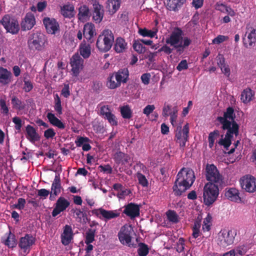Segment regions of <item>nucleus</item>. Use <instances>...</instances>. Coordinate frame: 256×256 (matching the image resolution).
<instances>
[{
	"mask_svg": "<svg viewBox=\"0 0 256 256\" xmlns=\"http://www.w3.org/2000/svg\"><path fill=\"white\" fill-rule=\"evenodd\" d=\"M195 176L192 170H186L182 168L176 176V178L173 186V192L176 196H180L188 189L194 181Z\"/></svg>",
	"mask_w": 256,
	"mask_h": 256,
	"instance_id": "1",
	"label": "nucleus"
},
{
	"mask_svg": "<svg viewBox=\"0 0 256 256\" xmlns=\"http://www.w3.org/2000/svg\"><path fill=\"white\" fill-rule=\"evenodd\" d=\"M183 34L182 30L180 28L176 27L172 32L169 37L166 40V42L168 44L172 46L176 52L180 54L182 53L184 48L188 47L192 42V40L188 37H184L183 39V44L182 42L179 44Z\"/></svg>",
	"mask_w": 256,
	"mask_h": 256,
	"instance_id": "2",
	"label": "nucleus"
},
{
	"mask_svg": "<svg viewBox=\"0 0 256 256\" xmlns=\"http://www.w3.org/2000/svg\"><path fill=\"white\" fill-rule=\"evenodd\" d=\"M114 42V36L110 30H105L98 38L96 46L102 52H107L112 48Z\"/></svg>",
	"mask_w": 256,
	"mask_h": 256,
	"instance_id": "3",
	"label": "nucleus"
},
{
	"mask_svg": "<svg viewBox=\"0 0 256 256\" xmlns=\"http://www.w3.org/2000/svg\"><path fill=\"white\" fill-rule=\"evenodd\" d=\"M220 186L212 182H208L205 184L203 198L204 202L206 206H210L216 200L219 194L218 186Z\"/></svg>",
	"mask_w": 256,
	"mask_h": 256,
	"instance_id": "4",
	"label": "nucleus"
},
{
	"mask_svg": "<svg viewBox=\"0 0 256 256\" xmlns=\"http://www.w3.org/2000/svg\"><path fill=\"white\" fill-rule=\"evenodd\" d=\"M46 41L45 36L42 32H36L30 35L28 44V48L32 50H41Z\"/></svg>",
	"mask_w": 256,
	"mask_h": 256,
	"instance_id": "5",
	"label": "nucleus"
},
{
	"mask_svg": "<svg viewBox=\"0 0 256 256\" xmlns=\"http://www.w3.org/2000/svg\"><path fill=\"white\" fill-rule=\"evenodd\" d=\"M236 234L234 230H222L218 234L217 243L222 248H226L234 243Z\"/></svg>",
	"mask_w": 256,
	"mask_h": 256,
	"instance_id": "6",
	"label": "nucleus"
},
{
	"mask_svg": "<svg viewBox=\"0 0 256 256\" xmlns=\"http://www.w3.org/2000/svg\"><path fill=\"white\" fill-rule=\"evenodd\" d=\"M7 32L12 34H16L20 30L18 21L10 14H5L0 21Z\"/></svg>",
	"mask_w": 256,
	"mask_h": 256,
	"instance_id": "7",
	"label": "nucleus"
},
{
	"mask_svg": "<svg viewBox=\"0 0 256 256\" xmlns=\"http://www.w3.org/2000/svg\"><path fill=\"white\" fill-rule=\"evenodd\" d=\"M206 176L208 182L217 185H222L223 182L222 176L220 174L216 167L213 164H207L206 167Z\"/></svg>",
	"mask_w": 256,
	"mask_h": 256,
	"instance_id": "8",
	"label": "nucleus"
},
{
	"mask_svg": "<svg viewBox=\"0 0 256 256\" xmlns=\"http://www.w3.org/2000/svg\"><path fill=\"white\" fill-rule=\"evenodd\" d=\"M189 134L188 124H186L182 129L181 126H177L175 130L174 140L178 143L180 148L186 146V143L188 140Z\"/></svg>",
	"mask_w": 256,
	"mask_h": 256,
	"instance_id": "9",
	"label": "nucleus"
},
{
	"mask_svg": "<svg viewBox=\"0 0 256 256\" xmlns=\"http://www.w3.org/2000/svg\"><path fill=\"white\" fill-rule=\"evenodd\" d=\"M132 228L126 224L123 226L118 233V237L120 242L128 246H133L132 244Z\"/></svg>",
	"mask_w": 256,
	"mask_h": 256,
	"instance_id": "10",
	"label": "nucleus"
},
{
	"mask_svg": "<svg viewBox=\"0 0 256 256\" xmlns=\"http://www.w3.org/2000/svg\"><path fill=\"white\" fill-rule=\"evenodd\" d=\"M244 46L250 48L254 46L256 42V29L248 25L246 27V32L244 36L242 38Z\"/></svg>",
	"mask_w": 256,
	"mask_h": 256,
	"instance_id": "11",
	"label": "nucleus"
},
{
	"mask_svg": "<svg viewBox=\"0 0 256 256\" xmlns=\"http://www.w3.org/2000/svg\"><path fill=\"white\" fill-rule=\"evenodd\" d=\"M36 242V238L30 234H26L20 238L18 245L22 250L26 254L29 253L31 248Z\"/></svg>",
	"mask_w": 256,
	"mask_h": 256,
	"instance_id": "12",
	"label": "nucleus"
},
{
	"mask_svg": "<svg viewBox=\"0 0 256 256\" xmlns=\"http://www.w3.org/2000/svg\"><path fill=\"white\" fill-rule=\"evenodd\" d=\"M42 22L48 34H55L58 32H60V24L54 18L44 17Z\"/></svg>",
	"mask_w": 256,
	"mask_h": 256,
	"instance_id": "13",
	"label": "nucleus"
},
{
	"mask_svg": "<svg viewBox=\"0 0 256 256\" xmlns=\"http://www.w3.org/2000/svg\"><path fill=\"white\" fill-rule=\"evenodd\" d=\"M240 183L242 188L246 192H254L256 191V178L254 176H244L240 179Z\"/></svg>",
	"mask_w": 256,
	"mask_h": 256,
	"instance_id": "14",
	"label": "nucleus"
},
{
	"mask_svg": "<svg viewBox=\"0 0 256 256\" xmlns=\"http://www.w3.org/2000/svg\"><path fill=\"white\" fill-rule=\"evenodd\" d=\"M84 60L78 53L72 56L70 60V64L72 67V72L73 75L77 76L81 70L83 68Z\"/></svg>",
	"mask_w": 256,
	"mask_h": 256,
	"instance_id": "15",
	"label": "nucleus"
},
{
	"mask_svg": "<svg viewBox=\"0 0 256 256\" xmlns=\"http://www.w3.org/2000/svg\"><path fill=\"white\" fill-rule=\"evenodd\" d=\"M222 124V130H227L225 135L226 137H228L232 139L234 134L236 136L238 135L239 126L236 121L232 122V123H229V124Z\"/></svg>",
	"mask_w": 256,
	"mask_h": 256,
	"instance_id": "16",
	"label": "nucleus"
},
{
	"mask_svg": "<svg viewBox=\"0 0 256 256\" xmlns=\"http://www.w3.org/2000/svg\"><path fill=\"white\" fill-rule=\"evenodd\" d=\"M123 212L131 219H133L140 216V206L137 204L130 202L125 206Z\"/></svg>",
	"mask_w": 256,
	"mask_h": 256,
	"instance_id": "17",
	"label": "nucleus"
},
{
	"mask_svg": "<svg viewBox=\"0 0 256 256\" xmlns=\"http://www.w3.org/2000/svg\"><path fill=\"white\" fill-rule=\"evenodd\" d=\"M70 202L64 197L59 198L56 204V206L54 208L52 214L53 217H56L61 212L65 210L70 206Z\"/></svg>",
	"mask_w": 256,
	"mask_h": 256,
	"instance_id": "18",
	"label": "nucleus"
},
{
	"mask_svg": "<svg viewBox=\"0 0 256 256\" xmlns=\"http://www.w3.org/2000/svg\"><path fill=\"white\" fill-rule=\"evenodd\" d=\"M74 234L72 226L66 224L64 227L62 233L60 235L61 242L65 246L68 245L72 240Z\"/></svg>",
	"mask_w": 256,
	"mask_h": 256,
	"instance_id": "19",
	"label": "nucleus"
},
{
	"mask_svg": "<svg viewBox=\"0 0 256 256\" xmlns=\"http://www.w3.org/2000/svg\"><path fill=\"white\" fill-rule=\"evenodd\" d=\"M96 34V28L94 25L91 22L86 23L83 28L84 37L90 43L94 42L93 38Z\"/></svg>",
	"mask_w": 256,
	"mask_h": 256,
	"instance_id": "20",
	"label": "nucleus"
},
{
	"mask_svg": "<svg viewBox=\"0 0 256 256\" xmlns=\"http://www.w3.org/2000/svg\"><path fill=\"white\" fill-rule=\"evenodd\" d=\"M62 188L60 177L59 176H56L52 184L50 200H54L56 197L60 193Z\"/></svg>",
	"mask_w": 256,
	"mask_h": 256,
	"instance_id": "21",
	"label": "nucleus"
},
{
	"mask_svg": "<svg viewBox=\"0 0 256 256\" xmlns=\"http://www.w3.org/2000/svg\"><path fill=\"white\" fill-rule=\"evenodd\" d=\"M236 114L234 110L232 107H228L226 112H224V116H218L217 120L221 124L232 123V122L235 121Z\"/></svg>",
	"mask_w": 256,
	"mask_h": 256,
	"instance_id": "22",
	"label": "nucleus"
},
{
	"mask_svg": "<svg viewBox=\"0 0 256 256\" xmlns=\"http://www.w3.org/2000/svg\"><path fill=\"white\" fill-rule=\"evenodd\" d=\"M36 24L35 18L32 13L28 12L21 23L22 30L26 31L31 30Z\"/></svg>",
	"mask_w": 256,
	"mask_h": 256,
	"instance_id": "23",
	"label": "nucleus"
},
{
	"mask_svg": "<svg viewBox=\"0 0 256 256\" xmlns=\"http://www.w3.org/2000/svg\"><path fill=\"white\" fill-rule=\"evenodd\" d=\"M26 137L32 143L40 140V136L32 126L28 124L26 128Z\"/></svg>",
	"mask_w": 256,
	"mask_h": 256,
	"instance_id": "24",
	"label": "nucleus"
},
{
	"mask_svg": "<svg viewBox=\"0 0 256 256\" xmlns=\"http://www.w3.org/2000/svg\"><path fill=\"white\" fill-rule=\"evenodd\" d=\"M93 8L92 18L96 23H100L104 17L103 6L98 2H95L93 4Z\"/></svg>",
	"mask_w": 256,
	"mask_h": 256,
	"instance_id": "25",
	"label": "nucleus"
},
{
	"mask_svg": "<svg viewBox=\"0 0 256 256\" xmlns=\"http://www.w3.org/2000/svg\"><path fill=\"white\" fill-rule=\"evenodd\" d=\"M12 79V74L10 71L4 67H0V84L3 86L10 84Z\"/></svg>",
	"mask_w": 256,
	"mask_h": 256,
	"instance_id": "26",
	"label": "nucleus"
},
{
	"mask_svg": "<svg viewBox=\"0 0 256 256\" xmlns=\"http://www.w3.org/2000/svg\"><path fill=\"white\" fill-rule=\"evenodd\" d=\"M113 74L115 76L116 80L118 82L120 86L122 83H126L129 80V71L127 68L120 69Z\"/></svg>",
	"mask_w": 256,
	"mask_h": 256,
	"instance_id": "27",
	"label": "nucleus"
},
{
	"mask_svg": "<svg viewBox=\"0 0 256 256\" xmlns=\"http://www.w3.org/2000/svg\"><path fill=\"white\" fill-rule=\"evenodd\" d=\"M224 196L228 200L232 202L238 203L242 202L239 191L236 188H226Z\"/></svg>",
	"mask_w": 256,
	"mask_h": 256,
	"instance_id": "28",
	"label": "nucleus"
},
{
	"mask_svg": "<svg viewBox=\"0 0 256 256\" xmlns=\"http://www.w3.org/2000/svg\"><path fill=\"white\" fill-rule=\"evenodd\" d=\"M78 18L80 22H84L89 20L92 14L88 6L82 4L78 8Z\"/></svg>",
	"mask_w": 256,
	"mask_h": 256,
	"instance_id": "29",
	"label": "nucleus"
},
{
	"mask_svg": "<svg viewBox=\"0 0 256 256\" xmlns=\"http://www.w3.org/2000/svg\"><path fill=\"white\" fill-rule=\"evenodd\" d=\"M113 159L116 164L126 165L129 162L130 156L120 151H117L113 156Z\"/></svg>",
	"mask_w": 256,
	"mask_h": 256,
	"instance_id": "30",
	"label": "nucleus"
},
{
	"mask_svg": "<svg viewBox=\"0 0 256 256\" xmlns=\"http://www.w3.org/2000/svg\"><path fill=\"white\" fill-rule=\"evenodd\" d=\"M6 238H2L1 241L4 245L9 248H14L16 246V241L14 234L10 230L6 234Z\"/></svg>",
	"mask_w": 256,
	"mask_h": 256,
	"instance_id": "31",
	"label": "nucleus"
},
{
	"mask_svg": "<svg viewBox=\"0 0 256 256\" xmlns=\"http://www.w3.org/2000/svg\"><path fill=\"white\" fill-rule=\"evenodd\" d=\"M120 6V0H108L106 9L110 14H113L119 9Z\"/></svg>",
	"mask_w": 256,
	"mask_h": 256,
	"instance_id": "32",
	"label": "nucleus"
},
{
	"mask_svg": "<svg viewBox=\"0 0 256 256\" xmlns=\"http://www.w3.org/2000/svg\"><path fill=\"white\" fill-rule=\"evenodd\" d=\"M74 7L72 4H65L60 7V14L66 18H70L74 17Z\"/></svg>",
	"mask_w": 256,
	"mask_h": 256,
	"instance_id": "33",
	"label": "nucleus"
},
{
	"mask_svg": "<svg viewBox=\"0 0 256 256\" xmlns=\"http://www.w3.org/2000/svg\"><path fill=\"white\" fill-rule=\"evenodd\" d=\"M46 117L48 122L53 126H56L60 129H64L65 128L64 124L58 118H57L54 114L52 112H48Z\"/></svg>",
	"mask_w": 256,
	"mask_h": 256,
	"instance_id": "34",
	"label": "nucleus"
},
{
	"mask_svg": "<svg viewBox=\"0 0 256 256\" xmlns=\"http://www.w3.org/2000/svg\"><path fill=\"white\" fill-rule=\"evenodd\" d=\"M79 52L80 56L84 58H88L91 54V48L89 44L86 43L84 40L82 42L80 45Z\"/></svg>",
	"mask_w": 256,
	"mask_h": 256,
	"instance_id": "35",
	"label": "nucleus"
},
{
	"mask_svg": "<svg viewBox=\"0 0 256 256\" xmlns=\"http://www.w3.org/2000/svg\"><path fill=\"white\" fill-rule=\"evenodd\" d=\"M100 214L105 218V221L119 216L120 213L116 210H108L102 208L98 210Z\"/></svg>",
	"mask_w": 256,
	"mask_h": 256,
	"instance_id": "36",
	"label": "nucleus"
},
{
	"mask_svg": "<svg viewBox=\"0 0 256 256\" xmlns=\"http://www.w3.org/2000/svg\"><path fill=\"white\" fill-rule=\"evenodd\" d=\"M11 103L12 108L18 111H21L25 109L26 104L24 102L22 101L19 98L16 96L12 97Z\"/></svg>",
	"mask_w": 256,
	"mask_h": 256,
	"instance_id": "37",
	"label": "nucleus"
},
{
	"mask_svg": "<svg viewBox=\"0 0 256 256\" xmlns=\"http://www.w3.org/2000/svg\"><path fill=\"white\" fill-rule=\"evenodd\" d=\"M126 46L127 44L125 40L119 37L116 40L114 49L116 52H122L126 48Z\"/></svg>",
	"mask_w": 256,
	"mask_h": 256,
	"instance_id": "38",
	"label": "nucleus"
},
{
	"mask_svg": "<svg viewBox=\"0 0 256 256\" xmlns=\"http://www.w3.org/2000/svg\"><path fill=\"white\" fill-rule=\"evenodd\" d=\"M168 9L170 10L176 11L177 8L185 2V0H166Z\"/></svg>",
	"mask_w": 256,
	"mask_h": 256,
	"instance_id": "39",
	"label": "nucleus"
},
{
	"mask_svg": "<svg viewBox=\"0 0 256 256\" xmlns=\"http://www.w3.org/2000/svg\"><path fill=\"white\" fill-rule=\"evenodd\" d=\"M158 28H154L152 30H148L146 28H139L138 33L144 37L154 38L158 32Z\"/></svg>",
	"mask_w": 256,
	"mask_h": 256,
	"instance_id": "40",
	"label": "nucleus"
},
{
	"mask_svg": "<svg viewBox=\"0 0 256 256\" xmlns=\"http://www.w3.org/2000/svg\"><path fill=\"white\" fill-rule=\"evenodd\" d=\"M106 86L110 89H115L120 86L117 80H116L115 76L113 73L110 74L107 79Z\"/></svg>",
	"mask_w": 256,
	"mask_h": 256,
	"instance_id": "41",
	"label": "nucleus"
},
{
	"mask_svg": "<svg viewBox=\"0 0 256 256\" xmlns=\"http://www.w3.org/2000/svg\"><path fill=\"white\" fill-rule=\"evenodd\" d=\"M253 96L252 91L250 88L244 90L241 94V100L244 103L250 102Z\"/></svg>",
	"mask_w": 256,
	"mask_h": 256,
	"instance_id": "42",
	"label": "nucleus"
},
{
	"mask_svg": "<svg viewBox=\"0 0 256 256\" xmlns=\"http://www.w3.org/2000/svg\"><path fill=\"white\" fill-rule=\"evenodd\" d=\"M149 248L147 244L144 242L138 244V254L139 256H146L149 252Z\"/></svg>",
	"mask_w": 256,
	"mask_h": 256,
	"instance_id": "43",
	"label": "nucleus"
},
{
	"mask_svg": "<svg viewBox=\"0 0 256 256\" xmlns=\"http://www.w3.org/2000/svg\"><path fill=\"white\" fill-rule=\"evenodd\" d=\"M132 46L134 49L138 54H144L146 50V48L143 46L139 39L134 41Z\"/></svg>",
	"mask_w": 256,
	"mask_h": 256,
	"instance_id": "44",
	"label": "nucleus"
},
{
	"mask_svg": "<svg viewBox=\"0 0 256 256\" xmlns=\"http://www.w3.org/2000/svg\"><path fill=\"white\" fill-rule=\"evenodd\" d=\"M120 113L124 118L130 119L132 116V112L128 105L122 106L120 108Z\"/></svg>",
	"mask_w": 256,
	"mask_h": 256,
	"instance_id": "45",
	"label": "nucleus"
},
{
	"mask_svg": "<svg viewBox=\"0 0 256 256\" xmlns=\"http://www.w3.org/2000/svg\"><path fill=\"white\" fill-rule=\"evenodd\" d=\"M54 109L57 112L58 115L60 116L62 114V108L61 104L60 98L58 94H56L54 97Z\"/></svg>",
	"mask_w": 256,
	"mask_h": 256,
	"instance_id": "46",
	"label": "nucleus"
},
{
	"mask_svg": "<svg viewBox=\"0 0 256 256\" xmlns=\"http://www.w3.org/2000/svg\"><path fill=\"white\" fill-rule=\"evenodd\" d=\"M220 135L219 130H216L209 134L208 136V146L210 148H212L214 146L215 139Z\"/></svg>",
	"mask_w": 256,
	"mask_h": 256,
	"instance_id": "47",
	"label": "nucleus"
},
{
	"mask_svg": "<svg viewBox=\"0 0 256 256\" xmlns=\"http://www.w3.org/2000/svg\"><path fill=\"white\" fill-rule=\"evenodd\" d=\"M166 216L170 222L173 223H177L178 222V216L175 211L168 210L166 212Z\"/></svg>",
	"mask_w": 256,
	"mask_h": 256,
	"instance_id": "48",
	"label": "nucleus"
},
{
	"mask_svg": "<svg viewBox=\"0 0 256 256\" xmlns=\"http://www.w3.org/2000/svg\"><path fill=\"white\" fill-rule=\"evenodd\" d=\"M95 230L90 229L86 234L85 243L87 244L92 242L94 240Z\"/></svg>",
	"mask_w": 256,
	"mask_h": 256,
	"instance_id": "49",
	"label": "nucleus"
},
{
	"mask_svg": "<svg viewBox=\"0 0 256 256\" xmlns=\"http://www.w3.org/2000/svg\"><path fill=\"white\" fill-rule=\"evenodd\" d=\"M136 176L140 184L144 187L147 186H148V181L147 179L140 172H138Z\"/></svg>",
	"mask_w": 256,
	"mask_h": 256,
	"instance_id": "50",
	"label": "nucleus"
},
{
	"mask_svg": "<svg viewBox=\"0 0 256 256\" xmlns=\"http://www.w3.org/2000/svg\"><path fill=\"white\" fill-rule=\"evenodd\" d=\"M218 143L220 145L223 146L224 148L226 150H228L232 144V139L225 136L224 138H220Z\"/></svg>",
	"mask_w": 256,
	"mask_h": 256,
	"instance_id": "51",
	"label": "nucleus"
},
{
	"mask_svg": "<svg viewBox=\"0 0 256 256\" xmlns=\"http://www.w3.org/2000/svg\"><path fill=\"white\" fill-rule=\"evenodd\" d=\"M24 86L23 90L25 92H28L33 88V84L32 82L26 79V78H24Z\"/></svg>",
	"mask_w": 256,
	"mask_h": 256,
	"instance_id": "52",
	"label": "nucleus"
},
{
	"mask_svg": "<svg viewBox=\"0 0 256 256\" xmlns=\"http://www.w3.org/2000/svg\"><path fill=\"white\" fill-rule=\"evenodd\" d=\"M98 169L100 172H103L104 173L107 174H111L112 172L111 166L108 164L106 165H100L98 167Z\"/></svg>",
	"mask_w": 256,
	"mask_h": 256,
	"instance_id": "53",
	"label": "nucleus"
},
{
	"mask_svg": "<svg viewBox=\"0 0 256 256\" xmlns=\"http://www.w3.org/2000/svg\"><path fill=\"white\" fill-rule=\"evenodd\" d=\"M56 132L52 128H48L44 132V136L46 139L53 138L56 136Z\"/></svg>",
	"mask_w": 256,
	"mask_h": 256,
	"instance_id": "54",
	"label": "nucleus"
},
{
	"mask_svg": "<svg viewBox=\"0 0 256 256\" xmlns=\"http://www.w3.org/2000/svg\"><path fill=\"white\" fill-rule=\"evenodd\" d=\"M26 200L23 198H19L18 200V203L12 206L13 208H16L20 210L24 209L25 204Z\"/></svg>",
	"mask_w": 256,
	"mask_h": 256,
	"instance_id": "55",
	"label": "nucleus"
},
{
	"mask_svg": "<svg viewBox=\"0 0 256 256\" xmlns=\"http://www.w3.org/2000/svg\"><path fill=\"white\" fill-rule=\"evenodd\" d=\"M89 141L90 139L87 137L80 136L76 140L75 144L77 146L80 147Z\"/></svg>",
	"mask_w": 256,
	"mask_h": 256,
	"instance_id": "56",
	"label": "nucleus"
},
{
	"mask_svg": "<svg viewBox=\"0 0 256 256\" xmlns=\"http://www.w3.org/2000/svg\"><path fill=\"white\" fill-rule=\"evenodd\" d=\"M74 214L76 216V218L78 220V221L80 222L82 219L84 220L86 217V214L82 211L80 209L76 208L74 210Z\"/></svg>",
	"mask_w": 256,
	"mask_h": 256,
	"instance_id": "57",
	"label": "nucleus"
},
{
	"mask_svg": "<svg viewBox=\"0 0 256 256\" xmlns=\"http://www.w3.org/2000/svg\"><path fill=\"white\" fill-rule=\"evenodd\" d=\"M0 107L2 112L7 115L8 113V108L6 104V102L4 99L0 98Z\"/></svg>",
	"mask_w": 256,
	"mask_h": 256,
	"instance_id": "58",
	"label": "nucleus"
},
{
	"mask_svg": "<svg viewBox=\"0 0 256 256\" xmlns=\"http://www.w3.org/2000/svg\"><path fill=\"white\" fill-rule=\"evenodd\" d=\"M105 119L108 120V122L112 126H116L118 124L116 116L113 114H110Z\"/></svg>",
	"mask_w": 256,
	"mask_h": 256,
	"instance_id": "59",
	"label": "nucleus"
},
{
	"mask_svg": "<svg viewBox=\"0 0 256 256\" xmlns=\"http://www.w3.org/2000/svg\"><path fill=\"white\" fill-rule=\"evenodd\" d=\"M184 240L183 238H180L177 243L176 251L180 253L182 252L184 249Z\"/></svg>",
	"mask_w": 256,
	"mask_h": 256,
	"instance_id": "60",
	"label": "nucleus"
},
{
	"mask_svg": "<svg viewBox=\"0 0 256 256\" xmlns=\"http://www.w3.org/2000/svg\"><path fill=\"white\" fill-rule=\"evenodd\" d=\"M177 113L178 110L176 108H173V110L172 112L170 113L169 115L170 116V122L174 126V123H176V118H177Z\"/></svg>",
	"mask_w": 256,
	"mask_h": 256,
	"instance_id": "61",
	"label": "nucleus"
},
{
	"mask_svg": "<svg viewBox=\"0 0 256 256\" xmlns=\"http://www.w3.org/2000/svg\"><path fill=\"white\" fill-rule=\"evenodd\" d=\"M102 84L100 82L96 81L93 82L92 88L94 91L99 92L102 90Z\"/></svg>",
	"mask_w": 256,
	"mask_h": 256,
	"instance_id": "62",
	"label": "nucleus"
},
{
	"mask_svg": "<svg viewBox=\"0 0 256 256\" xmlns=\"http://www.w3.org/2000/svg\"><path fill=\"white\" fill-rule=\"evenodd\" d=\"M188 68V62L186 60H182L176 66V69L178 71H182L184 70H186Z\"/></svg>",
	"mask_w": 256,
	"mask_h": 256,
	"instance_id": "63",
	"label": "nucleus"
},
{
	"mask_svg": "<svg viewBox=\"0 0 256 256\" xmlns=\"http://www.w3.org/2000/svg\"><path fill=\"white\" fill-rule=\"evenodd\" d=\"M61 94L64 98H67L70 96V87L68 84H64V87L61 91Z\"/></svg>",
	"mask_w": 256,
	"mask_h": 256,
	"instance_id": "64",
	"label": "nucleus"
}]
</instances>
